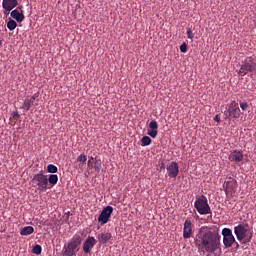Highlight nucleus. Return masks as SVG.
<instances>
[{
  "mask_svg": "<svg viewBox=\"0 0 256 256\" xmlns=\"http://www.w3.org/2000/svg\"><path fill=\"white\" fill-rule=\"evenodd\" d=\"M194 243L200 253H213L214 256H221V234L218 231H199L196 234Z\"/></svg>",
  "mask_w": 256,
  "mask_h": 256,
  "instance_id": "obj_1",
  "label": "nucleus"
},
{
  "mask_svg": "<svg viewBox=\"0 0 256 256\" xmlns=\"http://www.w3.org/2000/svg\"><path fill=\"white\" fill-rule=\"evenodd\" d=\"M249 224L247 223H241L234 227V233L237 237V239L243 243H251V239H253V233H250L249 235Z\"/></svg>",
  "mask_w": 256,
  "mask_h": 256,
  "instance_id": "obj_2",
  "label": "nucleus"
},
{
  "mask_svg": "<svg viewBox=\"0 0 256 256\" xmlns=\"http://www.w3.org/2000/svg\"><path fill=\"white\" fill-rule=\"evenodd\" d=\"M194 208L198 211L199 215H211L213 213L211 206H209V200H207L205 195L196 196Z\"/></svg>",
  "mask_w": 256,
  "mask_h": 256,
  "instance_id": "obj_3",
  "label": "nucleus"
},
{
  "mask_svg": "<svg viewBox=\"0 0 256 256\" xmlns=\"http://www.w3.org/2000/svg\"><path fill=\"white\" fill-rule=\"evenodd\" d=\"M81 236H75L73 237L70 242L67 243V245L64 246L63 253H66V255L74 256L77 255L79 252V249H81Z\"/></svg>",
  "mask_w": 256,
  "mask_h": 256,
  "instance_id": "obj_4",
  "label": "nucleus"
},
{
  "mask_svg": "<svg viewBox=\"0 0 256 256\" xmlns=\"http://www.w3.org/2000/svg\"><path fill=\"white\" fill-rule=\"evenodd\" d=\"M48 178L47 175L43 173H38L33 176L32 178V187H37L38 191L40 193H45L47 191L48 187Z\"/></svg>",
  "mask_w": 256,
  "mask_h": 256,
  "instance_id": "obj_5",
  "label": "nucleus"
},
{
  "mask_svg": "<svg viewBox=\"0 0 256 256\" xmlns=\"http://www.w3.org/2000/svg\"><path fill=\"white\" fill-rule=\"evenodd\" d=\"M224 117L225 119H239L241 117L239 103L232 101L224 111Z\"/></svg>",
  "mask_w": 256,
  "mask_h": 256,
  "instance_id": "obj_6",
  "label": "nucleus"
},
{
  "mask_svg": "<svg viewBox=\"0 0 256 256\" xmlns=\"http://www.w3.org/2000/svg\"><path fill=\"white\" fill-rule=\"evenodd\" d=\"M253 72L256 73V63L253 60V57H248L242 62V65L239 70V75H241V77H245L247 73Z\"/></svg>",
  "mask_w": 256,
  "mask_h": 256,
  "instance_id": "obj_7",
  "label": "nucleus"
},
{
  "mask_svg": "<svg viewBox=\"0 0 256 256\" xmlns=\"http://www.w3.org/2000/svg\"><path fill=\"white\" fill-rule=\"evenodd\" d=\"M223 236V245L226 249L233 247V244L236 243L237 247H239V243L235 240V236H233V231L230 228L222 229Z\"/></svg>",
  "mask_w": 256,
  "mask_h": 256,
  "instance_id": "obj_8",
  "label": "nucleus"
},
{
  "mask_svg": "<svg viewBox=\"0 0 256 256\" xmlns=\"http://www.w3.org/2000/svg\"><path fill=\"white\" fill-rule=\"evenodd\" d=\"M223 189L225 191L226 197H233L237 193V180L235 178H228L223 184Z\"/></svg>",
  "mask_w": 256,
  "mask_h": 256,
  "instance_id": "obj_9",
  "label": "nucleus"
},
{
  "mask_svg": "<svg viewBox=\"0 0 256 256\" xmlns=\"http://www.w3.org/2000/svg\"><path fill=\"white\" fill-rule=\"evenodd\" d=\"M112 214H113L112 206H107V207L103 208L102 212L100 213V215L98 217V222L102 223V225L109 223V219H111Z\"/></svg>",
  "mask_w": 256,
  "mask_h": 256,
  "instance_id": "obj_10",
  "label": "nucleus"
},
{
  "mask_svg": "<svg viewBox=\"0 0 256 256\" xmlns=\"http://www.w3.org/2000/svg\"><path fill=\"white\" fill-rule=\"evenodd\" d=\"M97 245V240L95 237L88 236V238L84 241L82 249L86 255H89L91 251H93V247Z\"/></svg>",
  "mask_w": 256,
  "mask_h": 256,
  "instance_id": "obj_11",
  "label": "nucleus"
},
{
  "mask_svg": "<svg viewBox=\"0 0 256 256\" xmlns=\"http://www.w3.org/2000/svg\"><path fill=\"white\" fill-rule=\"evenodd\" d=\"M19 5L18 0H2V8L4 9V15H9L15 7Z\"/></svg>",
  "mask_w": 256,
  "mask_h": 256,
  "instance_id": "obj_12",
  "label": "nucleus"
},
{
  "mask_svg": "<svg viewBox=\"0 0 256 256\" xmlns=\"http://www.w3.org/2000/svg\"><path fill=\"white\" fill-rule=\"evenodd\" d=\"M166 171L168 173V177H171V179H177V175H179V164L175 161L171 162L166 167Z\"/></svg>",
  "mask_w": 256,
  "mask_h": 256,
  "instance_id": "obj_13",
  "label": "nucleus"
},
{
  "mask_svg": "<svg viewBox=\"0 0 256 256\" xmlns=\"http://www.w3.org/2000/svg\"><path fill=\"white\" fill-rule=\"evenodd\" d=\"M192 235H193V223L191 222V220L187 219L184 222L183 238L191 239Z\"/></svg>",
  "mask_w": 256,
  "mask_h": 256,
  "instance_id": "obj_14",
  "label": "nucleus"
},
{
  "mask_svg": "<svg viewBox=\"0 0 256 256\" xmlns=\"http://www.w3.org/2000/svg\"><path fill=\"white\" fill-rule=\"evenodd\" d=\"M243 157V152L241 150H234L230 152L228 159L231 163H241Z\"/></svg>",
  "mask_w": 256,
  "mask_h": 256,
  "instance_id": "obj_15",
  "label": "nucleus"
},
{
  "mask_svg": "<svg viewBox=\"0 0 256 256\" xmlns=\"http://www.w3.org/2000/svg\"><path fill=\"white\" fill-rule=\"evenodd\" d=\"M101 245H106L109 241H113V235L110 232H102L96 236Z\"/></svg>",
  "mask_w": 256,
  "mask_h": 256,
  "instance_id": "obj_16",
  "label": "nucleus"
},
{
  "mask_svg": "<svg viewBox=\"0 0 256 256\" xmlns=\"http://www.w3.org/2000/svg\"><path fill=\"white\" fill-rule=\"evenodd\" d=\"M10 16L12 17V19H15L17 23H23V21H25V15L23 14V12H19V10L17 9L12 10Z\"/></svg>",
  "mask_w": 256,
  "mask_h": 256,
  "instance_id": "obj_17",
  "label": "nucleus"
},
{
  "mask_svg": "<svg viewBox=\"0 0 256 256\" xmlns=\"http://www.w3.org/2000/svg\"><path fill=\"white\" fill-rule=\"evenodd\" d=\"M33 233H35V228H33V226H26L20 231V235L22 236L33 235Z\"/></svg>",
  "mask_w": 256,
  "mask_h": 256,
  "instance_id": "obj_18",
  "label": "nucleus"
},
{
  "mask_svg": "<svg viewBox=\"0 0 256 256\" xmlns=\"http://www.w3.org/2000/svg\"><path fill=\"white\" fill-rule=\"evenodd\" d=\"M33 107V100H30L29 98H26L24 100V103L21 107V109H24V111H29Z\"/></svg>",
  "mask_w": 256,
  "mask_h": 256,
  "instance_id": "obj_19",
  "label": "nucleus"
},
{
  "mask_svg": "<svg viewBox=\"0 0 256 256\" xmlns=\"http://www.w3.org/2000/svg\"><path fill=\"white\" fill-rule=\"evenodd\" d=\"M58 181H59V176H57V174H51L48 177V183H50V185H57Z\"/></svg>",
  "mask_w": 256,
  "mask_h": 256,
  "instance_id": "obj_20",
  "label": "nucleus"
},
{
  "mask_svg": "<svg viewBox=\"0 0 256 256\" xmlns=\"http://www.w3.org/2000/svg\"><path fill=\"white\" fill-rule=\"evenodd\" d=\"M142 147H149L151 145L152 140L149 136H144L141 139Z\"/></svg>",
  "mask_w": 256,
  "mask_h": 256,
  "instance_id": "obj_21",
  "label": "nucleus"
},
{
  "mask_svg": "<svg viewBox=\"0 0 256 256\" xmlns=\"http://www.w3.org/2000/svg\"><path fill=\"white\" fill-rule=\"evenodd\" d=\"M7 27L9 31H15V29H17V22H15V20H10L7 23Z\"/></svg>",
  "mask_w": 256,
  "mask_h": 256,
  "instance_id": "obj_22",
  "label": "nucleus"
},
{
  "mask_svg": "<svg viewBox=\"0 0 256 256\" xmlns=\"http://www.w3.org/2000/svg\"><path fill=\"white\" fill-rule=\"evenodd\" d=\"M94 169L97 173H100L101 169H103V165L101 164V159H98L94 162Z\"/></svg>",
  "mask_w": 256,
  "mask_h": 256,
  "instance_id": "obj_23",
  "label": "nucleus"
},
{
  "mask_svg": "<svg viewBox=\"0 0 256 256\" xmlns=\"http://www.w3.org/2000/svg\"><path fill=\"white\" fill-rule=\"evenodd\" d=\"M41 251H43V248L39 244H36L32 249V253H34V255H41Z\"/></svg>",
  "mask_w": 256,
  "mask_h": 256,
  "instance_id": "obj_24",
  "label": "nucleus"
},
{
  "mask_svg": "<svg viewBox=\"0 0 256 256\" xmlns=\"http://www.w3.org/2000/svg\"><path fill=\"white\" fill-rule=\"evenodd\" d=\"M149 128L151 130H154V131H157L159 129V124L157 123L156 120H152L150 123H149Z\"/></svg>",
  "mask_w": 256,
  "mask_h": 256,
  "instance_id": "obj_25",
  "label": "nucleus"
},
{
  "mask_svg": "<svg viewBox=\"0 0 256 256\" xmlns=\"http://www.w3.org/2000/svg\"><path fill=\"white\" fill-rule=\"evenodd\" d=\"M47 171H48V173H57L58 168H57V166H55L53 164H49L47 166Z\"/></svg>",
  "mask_w": 256,
  "mask_h": 256,
  "instance_id": "obj_26",
  "label": "nucleus"
},
{
  "mask_svg": "<svg viewBox=\"0 0 256 256\" xmlns=\"http://www.w3.org/2000/svg\"><path fill=\"white\" fill-rule=\"evenodd\" d=\"M159 134V131L157 130H148L147 135H149V137H152V139H155L157 137V135Z\"/></svg>",
  "mask_w": 256,
  "mask_h": 256,
  "instance_id": "obj_27",
  "label": "nucleus"
},
{
  "mask_svg": "<svg viewBox=\"0 0 256 256\" xmlns=\"http://www.w3.org/2000/svg\"><path fill=\"white\" fill-rule=\"evenodd\" d=\"M186 35L188 37V39H190L191 41H193L195 34H193V30H191V28H187V32Z\"/></svg>",
  "mask_w": 256,
  "mask_h": 256,
  "instance_id": "obj_28",
  "label": "nucleus"
},
{
  "mask_svg": "<svg viewBox=\"0 0 256 256\" xmlns=\"http://www.w3.org/2000/svg\"><path fill=\"white\" fill-rule=\"evenodd\" d=\"M77 161L78 163H85L87 161V155L81 154L80 156H78Z\"/></svg>",
  "mask_w": 256,
  "mask_h": 256,
  "instance_id": "obj_29",
  "label": "nucleus"
},
{
  "mask_svg": "<svg viewBox=\"0 0 256 256\" xmlns=\"http://www.w3.org/2000/svg\"><path fill=\"white\" fill-rule=\"evenodd\" d=\"M240 107H241L242 111H248L249 104L247 102H241Z\"/></svg>",
  "mask_w": 256,
  "mask_h": 256,
  "instance_id": "obj_30",
  "label": "nucleus"
},
{
  "mask_svg": "<svg viewBox=\"0 0 256 256\" xmlns=\"http://www.w3.org/2000/svg\"><path fill=\"white\" fill-rule=\"evenodd\" d=\"M180 51L181 53H187V43H183L181 46H180Z\"/></svg>",
  "mask_w": 256,
  "mask_h": 256,
  "instance_id": "obj_31",
  "label": "nucleus"
},
{
  "mask_svg": "<svg viewBox=\"0 0 256 256\" xmlns=\"http://www.w3.org/2000/svg\"><path fill=\"white\" fill-rule=\"evenodd\" d=\"M214 121H216V123H221V117L219 116V114H217V115L214 117Z\"/></svg>",
  "mask_w": 256,
  "mask_h": 256,
  "instance_id": "obj_32",
  "label": "nucleus"
},
{
  "mask_svg": "<svg viewBox=\"0 0 256 256\" xmlns=\"http://www.w3.org/2000/svg\"><path fill=\"white\" fill-rule=\"evenodd\" d=\"M32 103H35V99H37V95L34 94L31 98H28Z\"/></svg>",
  "mask_w": 256,
  "mask_h": 256,
  "instance_id": "obj_33",
  "label": "nucleus"
},
{
  "mask_svg": "<svg viewBox=\"0 0 256 256\" xmlns=\"http://www.w3.org/2000/svg\"><path fill=\"white\" fill-rule=\"evenodd\" d=\"M93 157H90V159L88 160V167H91V163H92V161H93Z\"/></svg>",
  "mask_w": 256,
  "mask_h": 256,
  "instance_id": "obj_34",
  "label": "nucleus"
},
{
  "mask_svg": "<svg viewBox=\"0 0 256 256\" xmlns=\"http://www.w3.org/2000/svg\"><path fill=\"white\" fill-rule=\"evenodd\" d=\"M12 117H14V118H15V117H19V113H18V112H13V113H12Z\"/></svg>",
  "mask_w": 256,
  "mask_h": 256,
  "instance_id": "obj_35",
  "label": "nucleus"
},
{
  "mask_svg": "<svg viewBox=\"0 0 256 256\" xmlns=\"http://www.w3.org/2000/svg\"><path fill=\"white\" fill-rule=\"evenodd\" d=\"M0 47H3V40H0Z\"/></svg>",
  "mask_w": 256,
  "mask_h": 256,
  "instance_id": "obj_36",
  "label": "nucleus"
}]
</instances>
